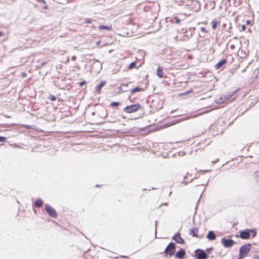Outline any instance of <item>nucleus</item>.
Wrapping results in <instances>:
<instances>
[{
	"instance_id": "obj_13",
	"label": "nucleus",
	"mask_w": 259,
	"mask_h": 259,
	"mask_svg": "<svg viewBox=\"0 0 259 259\" xmlns=\"http://www.w3.org/2000/svg\"><path fill=\"white\" fill-rule=\"evenodd\" d=\"M98 28L100 30H106L108 31H111L112 29V25L111 24L109 25H101L99 26Z\"/></svg>"
},
{
	"instance_id": "obj_17",
	"label": "nucleus",
	"mask_w": 259,
	"mask_h": 259,
	"mask_svg": "<svg viewBox=\"0 0 259 259\" xmlns=\"http://www.w3.org/2000/svg\"><path fill=\"white\" fill-rule=\"evenodd\" d=\"M144 91V90L142 88H141L139 87H137L134 88L131 90V93L134 94L136 92H141V91Z\"/></svg>"
},
{
	"instance_id": "obj_19",
	"label": "nucleus",
	"mask_w": 259,
	"mask_h": 259,
	"mask_svg": "<svg viewBox=\"0 0 259 259\" xmlns=\"http://www.w3.org/2000/svg\"><path fill=\"white\" fill-rule=\"evenodd\" d=\"M171 22L179 24L181 23V20L178 17H175L172 19Z\"/></svg>"
},
{
	"instance_id": "obj_30",
	"label": "nucleus",
	"mask_w": 259,
	"mask_h": 259,
	"mask_svg": "<svg viewBox=\"0 0 259 259\" xmlns=\"http://www.w3.org/2000/svg\"><path fill=\"white\" fill-rule=\"evenodd\" d=\"M37 1L38 2H40V3H45V1L44 0H37Z\"/></svg>"
},
{
	"instance_id": "obj_34",
	"label": "nucleus",
	"mask_w": 259,
	"mask_h": 259,
	"mask_svg": "<svg viewBox=\"0 0 259 259\" xmlns=\"http://www.w3.org/2000/svg\"><path fill=\"white\" fill-rule=\"evenodd\" d=\"M256 259H259V256H258V255H257V256H256Z\"/></svg>"
},
{
	"instance_id": "obj_16",
	"label": "nucleus",
	"mask_w": 259,
	"mask_h": 259,
	"mask_svg": "<svg viewBox=\"0 0 259 259\" xmlns=\"http://www.w3.org/2000/svg\"><path fill=\"white\" fill-rule=\"evenodd\" d=\"M106 83V81H102L96 87V91H98L99 93H100L102 88L105 85Z\"/></svg>"
},
{
	"instance_id": "obj_33",
	"label": "nucleus",
	"mask_w": 259,
	"mask_h": 259,
	"mask_svg": "<svg viewBox=\"0 0 259 259\" xmlns=\"http://www.w3.org/2000/svg\"><path fill=\"white\" fill-rule=\"evenodd\" d=\"M22 76H23L24 77H26V74H25V73H23L22 74Z\"/></svg>"
},
{
	"instance_id": "obj_6",
	"label": "nucleus",
	"mask_w": 259,
	"mask_h": 259,
	"mask_svg": "<svg viewBox=\"0 0 259 259\" xmlns=\"http://www.w3.org/2000/svg\"><path fill=\"white\" fill-rule=\"evenodd\" d=\"M45 209L48 213L52 218H56L57 217V213L56 211L50 205L46 204Z\"/></svg>"
},
{
	"instance_id": "obj_20",
	"label": "nucleus",
	"mask_w": 259,
	"mask_h": 259,
	"mask_svg": "<svg viewBox=\"0 0 259 259\" xmlns=\"http://www.w3.org/2000/svg\"><path fill=\"white\" fill-rule=\"evenodd\" d=\"M211 23H212V29H215L217 27V25L218 24V22L217 20L213 19Z\"/></svg>"
},
{
	"instance_id": "obj_28",
	"label": "nucleus",
	"mask_w": 259,
	"mask_h": 259,
	"mask_svg": "<svg viewBox=\"0 0 259 259\" xmlns=\"http://www.w3.org/2000/svg\"><path fill=\"white\" fill-rule=\"evenodd\" d=\"M85 83V81H82V82H79V85H80V87H82V85H83Z\"/></svg>"
},
{
	"instance_id": "obj_4",
	"label": "nucleus",
	"mask_w": 259,
	"mask_h": 259,
	"mask_svg": "<svg viewBox=\"0 0 259 259\" xmlns=\"http://www.w3.org/2000/svg\"><path fill=\"white\" fill-rule=\"evenodd\" d=\"M221 243L222 245L226 248H230L235 243L234 240L230 239H226L225 238H222Z\"/></svg>"
},
{
	"instance_id": "obj_29",
	"label": "nucleus",
	"mask_w": 259,
	"mask_h": 259,
	"mask_svg": "<svg viewBox=\"0 0 259 259\" xmlns=\"http://www.w3.org/2000/svg\"><path fill=\"white\" fill-rule=\"evenodd\" d=\"M201 30L202 31V32H206V30H205V28L204 27H202L201 28Z\"/></svg>"
},
{
	"instance_id": "obj_25",
	"label": "nucleus",
	"mask_w": 259,
	"mask_h": 259,
	"mask_svg": "<svg viewBox=\"0 0 259 259\" xmlns=\"http://www.w3.org/2000/svg\"><path fill=\"white\" fill-rule=\"evenodd\" d=\"M6 141V138L4 137L0 136V142H4Z\"/></svg>"
},
{
	"instance_id": "obj_14",
	"label": "nucleus",
	"mask_w": 259,
	"mask_h": 259,
	"mask_svg": "<svg viewBox=\"0 0 259 259\" xmlns=\"http://www.w3.org/2000/svg\"><path fill=\"white\" fill-rule=\"evenodd\" d=\"M157 75L159 78H163L164 77V72L161 67H158L157 69Z\"/></svg>"
},
{
	"instance_id": "obj_32",
	"label": "nucleus",
	"mask_w": 259,
	"mask_h": 259,
	"mask_svg": "<svg viewBox=\"0 0 259 259\" xmlns=\"http://www.w3.org/2000/svg\"><path fill=\"white\" fill-rule=\"evenodd\" d=\"M4 35V33L0 31V37Z\"/></svg>"
},
{
	"instance_id": "obj_12",
	"label": "nucleus",
	"mask_w": 259,
	"mask_h": 259,
	"mask_svg": "<svg viewBox=\"0 0 259 259\" xmlns=\"http://www.w3.org/2000/svg\"><path fill=\"white\" fill-rule=\"evenodd\" d=\"M207 238L209 240H214L216 239L215 234L211 231H209L207 235Z\"/></svg>"
},
{
	"instance_id": "obj_2",
	"label": "nucleus",
	"mask_w": 259,
	"mask_h": 259,
	"mask_svg": "<svg viewBox=\"0 0 259 259\" xmlns=\"http://www.w3.org/2000/svg\"><path fill=\"white\" fill-rule=\"evenodd\" d=\"M251 244H247L242 245L239 250V259L245 257L250 250Z\"/></svg>"
},
{
	"instance_id": "obj_11",
	"label": "nucleus",
	"mask_w": 259,
	"mask_h": 259,
	"mask_svg": "<svg viewBox=\"0 0 259 259\" xmlns=\"http://www.w3.org/2000/svg\"><path fill=\"white\" fill-rule=\"evenodd\" d=\"M186 255V252L183 248H181L175 254V257L181 258Z\"/></svg>"
},
{
	"instance_id": "obj_35",
	"label": "nucleus",
	"mask_w": 259,
	"mask_h": 259,
	"mask_svg": "<svg viewBox=\"0 0 259 259\" xmlns=\"http://www.w3.org/2000/svg\"><path fill=\"white\" fill-rule=\"evenodd\" d=\"M100 41H98V42H97V44H100Z\"/></svg>"
},
{
	"instance_id": "obj_37",
	"label": "nucleus",
	"mask_w": 259,
	"mask_h": 259,
	"mask_svg": "<svg viewBox=\"0 0 259 259\" xmlns=\"http://www.w3.org/2000/svg\"><path fill=\"white\" fill-rule=\"evenodd\" d=\"M192 92V91H188L187 93Z\"/></svg>"
},
{
	"instance_id": "obj_26",
	"label": "nucleus",
	"mask_w": 259,
	"mask_h": 259,
	"mask_svg": "<svg viewBox=\"0 0 259 259\" xmlns=\"http://www.w3.org/2000/svg\"><path fill=\"white\" fill-rule=\"evenodd\" d=\"M22 126L24 127H25L26 128H31L30 126L28 125L23 124V125H22Z\"/></svg>"
},
{
	"instance_id": "obj_22",
	"label": "nucleus",
	"mask_w": 259,
	"mask_h": 259,
	"mask_svg": "<svg viewBox=\"0 0 259 259\" xmlns=\"http://www.w3.org/2000/svg\"><path fill=\"white\" fill-rule=\"evenodd\" d=\"M120 103L119 102H112L110 103V106H112V107H113V106H118L119 105H120Z\"/></svg>"
},
{
	"instance_id": "obj_27",
	"label": "nucleus",
	"mask_w": 259,
	"mask_h": 259,
	"mask_svg": "<svg viewBox=\"0 0 259 259\" xmlns=\"http://www.w3.org/2000/svg\"><path fill=\"white\" fill-rule=\"evenodd\" d=\"M245 29H246V27H245V25H242V26H241V30L242 31H244Z\"/></svg>"
},
{
	"instance_id": "obj_15",
	"label": "nucleus",
	"mask_w": 259,
	"mask_h": 259,
	"mask_svg": "<svg viewBox=\"0 0 259 259\" xmlns=\"http://www.w3.org/2000/svg\"><path fill=\"white\" fill-rule=\"evenodd\" d=\"M227 63L226 59H224L219 62H218L215 65V68L216 69H218L220 68L222 66L225 65Z\"/></svg>"
},
{
	"instance_id": "obj_5",
	"label": "nucleus",
	"mask_w": 259,
	"mask_h": 259,
	"mask_svg": "<svg viewBox=\"0 0 259 259\" xmlns=\"http://www.w3.org/2000/svg\"><path fill=\"white\" fill-rule=\"evenodd\" d=\"M250 232H253V234L252 237H254L256 235V231L250 230V231H243L240 232L239 234V237L243 239H247L249 238L250 236Z\"/></svg>"
},
{
	"instance_id": "obj_1",
	"label": "nucleus",
	"mask_w": 259,
	"mask_h": 259,
	"mask_svg": "<svg viewBox=\"0 0 259 259\" xmlns=\"http://www.w3.org/2000/svg\"><path fill=\"white\" fill-rule=\"evenodd\" d=\"M142 108L141 105L139 104H133L124 107L123 109V111L127 113H132L135 112Z\"/></svg>"
},
{
	"instance_id": "obj_18",
	"label": "nucleus",
	"mask_w": 259,
	"mask_h": 259,
	"mask_svg": "<svg viewBox=\"0 0 259 259\" xmlns=\"http://www.w3.org/2000/svg\"><path fill=\"white\" fill-rule=\"evenodd\" d=\"M43 202L41 199H38L35 202V206L36 207H41L42 205Z\"/></svg>"
},
{
	"instance_id": "obj_7",
	"label": "nucleus",
	"mask_w": 259,
	"mask_h": 259,
	"mask_svg": "<svg viewBox=\"0 0 259 259\" xmlns=\"http://www.w3.org/2000/svg\"><path fill=\"white\" fill-rule=\"evenodd\" d=\"M197 178L196 174L194 173V175L193 173H189L188 172L186 176L185 177L183 183L186 185L188 183H191L194 179Z\"/></svg>"
},
{
	"instance_id": "obj_31",
	"label": "nucleus",
	"mask_w": 259,
	"mask_h": 259,
	"mask_svg": "<svg viewBox=\"0 0 259 259\" xmlns=\"http://www.w3.org/2000/svg\"><path fill=\"white\" fill-rule=\"evenodd\" d=\"M76 57L75 56H74L72 57V60L74 61V60H76Z\"/></svg>"
},
{
	"instance_id": "obj_8",
	"label": "nucleus",
	"mask_w": 259,
	"mask_h": 259,
	"mask_svg": "<svg viewBox=\"0 0 259 259\" xmlns=\"http://www.w3.org/2000/svg\"><path fill=\"white\" fill-rule=\"evenodd\" d=\"M195 256L196 259H207V254L202 250H197L195 252Z\"/></svg>"
},
{
	"instance_id": "obj_23",
	"label": "nucleus",
	"mask_w": 259,
	"mask_h": 259,
	"mask_svg": "<svg viewBox=\"0 0 259 259\" xmlns=\"http://www.w3.org/2000/svg\"><path fill=\"white\" fill-rule=\"evenodd\" d=\"M93 21V19H92L91 18H88L85 20V23H88V24H90L91 23H92Z\"/></svg>"
},
{
	"instance_id": "obj_24",
	"label": "nucleus",
	"mask_w": 259,
	"mask_h": 259,
	"mask_svg": "<svg viewBox=\"0 0 259 259\" xmlns=\"http://www.w3.org/2000/svg\"><path fill=\"white\" fill-rule=\"evenodd\" d=\"M49 99L51 101H55L56 100V98L54 95H51L49 97Z\"/></svg>"
},
{
	"instance_id": "obj_9",
	"label": "nucleus",
	"mask_w": 259,
	"mask_h": 259,
	"mask_svg": "<svg viewBox=\"0 0 259 259\" xmlns=\"http://www.w3.org/2000/svg\"><path fill=\"white\" fill-rule=\"evenodd\" d=\"M172 239L179 244H183L185 243L184 240L181 237V234L179 232L172 237Z\"/></svg>"
},
{
	"instance_id": "obj_10",
	"label": "nucleus",
	"mask_w": 259,
	"mask_h": 259,
	"mask_svg": "<svg viewBox=\"0 0 259 259\" xmlns=\"http://www.w3.org/2000/svg\"><path fill=\"white\" fill-rule=\"evenodd\" d=\"M198 229L197 228L191 229L189 231V234L193 237L196 238H201L202 235H198Z\"/></svg>"
},
{
	"instance_id": "obj_3",
	"label": "nucleus",
	"mask_w": 259,
	"mask_h": 259,
	"mask_svg": "<svg viewBox=\"0 0 259 259\" xmlns=\"http://www.w3.org/2000/svg\"><path fill=\"white\" fill-rule=\"evenodd\" d=\"M175 249V244L173 242H170L165 248L164 253L166 254L165 256L168 254L171 256L174 254Z\"/></svg>"
},
{
	"instance_id": "obj_36",
	"label": "nucleus",
	"mask_w": 259,
	"mask_h": 259,
	"mask_svg": "<svg viewBox=\"0 0 259 259\" xmlns=\"http://www.w3.org/2000/svg\"><path fill=\"white\" fill-rule=\"evenodd\" d=\"M249 23V21H247V23Z\"/></svg>"
},
{
	"instance_id": "obj_21",
	"label": "nucleus",
	"mask_w": 259,
	"mask_h": 259,
	"mask_svg": "<svg viewBox=\"0 0 259 259\" xmlns=\"http://www.w3.org/2000/svg\"><path fill=\"white\" fill-rule=\"evenodd\" d=\"M136 63L135 62H132V63L130 64V65H129V66H128V68L129 69H133V68L135 67H136Z\"/></svg>"
}]
</instances>
